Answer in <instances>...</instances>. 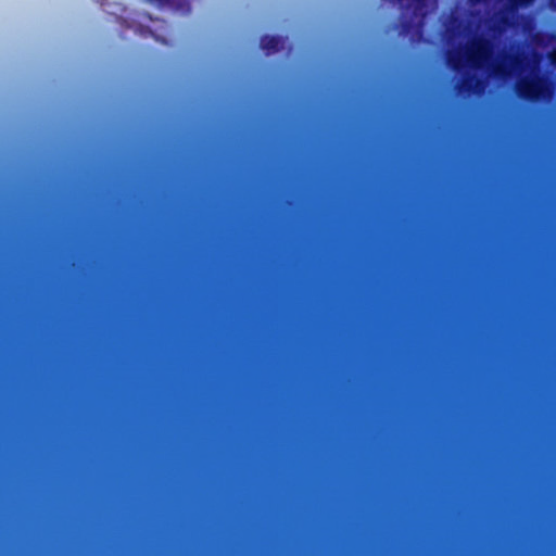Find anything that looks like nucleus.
<instances>
[{
	"instance_id": "f257e3e1",
	"label": "nucleus",
	"mask_w": 556,
	"mask_h": 556,
	"mask_svg": "<svg viewBox=\"0 0 556 556\" xmlns=\"http://www.w3.org/2000/svg\"><path fill=\"white\" fill-rule=\"evenodd\" d=\"M516 93L522 100L538 102L551 93V88L544 76H535L519 80L516 86Z\"/></svg>"
},
{
	"instance_id": "f03ea898",
	"label": "nucleus",
	"mask_w": 556,
	"mask_h": 556,
	"mask_svg": "<svg viewBox=\"0 0 556 556\" xmlns=\"http://www.w3.org/2000/svg\"><path fill=\"white\" fill-rule=\"evenodd\" d=\"M493 46L486 38H478L471 42L466 52L467 61L473 68H483L492 56Z\"/></svg>"
},
{
	"instance_id": "7ed1b4c3",
	"label": "nucleus",
	"mask_w": 556,
	"mask_h": 556,
	"mask_svg": "<svg viewBox=\"0 0 556 556\" xmlns=\"http://www.w3.org/2000/svg\"><path fill=\"white\" fill-rule=\"evenodd\" d=\"M282 38L275 35H263L260 39V47L267 54L279 51L282 48Z\"/></svg>"
},
{
	"instance_id": "20e7f679",
	"label": "nucleus",
	"mask_w": 556,
	"mask_h": 556,
	"mask_svg": "<svg viewBox=\"0 0 556 556\" xmlns=\"http://www.w3.org/2000/svg\"><path fill=\"white\" fill-rule=\"evenodd\" d=\"M484 87V83L480 78H476L475 76L467 75L462 83L457 85L458 92H466L468 94L477 92Z\"/></svg>"
},
{
	"instance_id": "39448f33",
	"label": "nucleus",
	"mask_w": 556,
	"mask_h": 556,
	"mask_svg": "<svg viewBox=\"0 0 556 556\" xmlns=\"http://www.w3.org/2000/svg\"><path fill=\"white\" fill-rule=\"evenodd\" d=\"M509 61V63L514 66H517L520 64V59L518 55L513 54H506L504 60L501 62H497L493 65V73L498 76H505L507 74V66L505 61Z\"/></svg>"
},
{
	"instance_id": "423d86ee",
	"label": "nucleus",
	"mask_w": 556,
	"mask_h": 556,
	"mask_svg": "<svg viewBox=\"0 0 556 556\" xmlns=\"http://www.w3.org/2000/svg\"><path fill=\"white\" fill-rule=\"evenodd\" d=\"M447 64L454 71H459L463 67V65H464L462 55H459V54H450L447 56Z\"/></svg>"
},
{
	"instance_id": "0eeeda50",
	"label": "nucleus",
	"mask_w": 556,
	"mask_h": 556,
	"mask_svg": "<svg viewBox=\"0 0 556 556\" xmlns=\"http://www.w3.org/2000/svg\"><path fill=\"white\" fill-rule=\"evenodd\" d=\"M517 4L527 7L532 3L533 0H514Z\"/></svg>"
},
{
	"instance_id": "6e6552de",
	"label": "nucleus",
	"mask_w": 556,
	"mask_h": 556,
	"mask_svg": "<svg viewBox=\"0 0 556 556\" xmlns=\"http://www.w3.org/2000/svg\"><path fill=\"white\" fill-rule=\"evenodd\" d=\"M549 61L553 65L556 66V50H554L551 54H549Z\"/></svg>"
}]
</instances>
